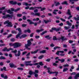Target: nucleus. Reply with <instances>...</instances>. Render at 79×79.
Here are the masks:
<instances>
[{
    "mask_svg": "<svg viewBox=\"0 0 79 79\" xmlns=\"http://www.w3.org/2000/svg\"><path fill=\"white\" fill-rule=\"evenodd\" d=\"M9 45L11 47L14 46L13 47L14 48H18L21 46V44L19 43H15L14 44L12 43H10L9 44Z\"/></svg>",
    "mask_w": 79,
    "mask_h": 79,
    "instance_id": "1",
    "label": "nucleus"
},
{
    "mask_svg": "<svg viewBox=\"0 0 79 79\" xmlns=\"http://www.w3.org/2000/svg\"><path fill=\"white\" fill-rule=\"evenodd\" d=\"M27 42V44H25V48L27 49H28V50H31V48H28V47L31 46V44H32V43H31V41L29 40H28Z\"/></svg>",
    "mask_w": 79,
    "mask_h": 79,
    "instance_id": "2",
    "label": "nucleus"
},
{
    "mask_svg": "<svg viewBox=\"0 0 79 79\" xmlns=\"http://www.w3.org/2000/svg\"><path fill=\"white\" fill-rule=\"evenodd\" d=\"M7 24V25H6V26L7 27H13L12 23L10 22L9 20H7L4 22V24Z\"/></svg>",
    "mask_w": 79,
    "mask_h": 79,
    "instance_id": "3",
    "label": "nucleus"
},
{
    "mask_svg": "<svg viewBox=\"0 0 79 79\" xmlns=\"http://www.w3.org/2000/svg\"><path fill=\"white\" fill-rule=\"evenodd\" d=\"M67 14L69 15H70L69 17L68 18V19H71V18H72V17H73L72 15H71V10H70L68 9Z\"/></svg>",
    "mask_w": 79,
    "mask_h": 79,
    "instance_id": "4",
    "label": "nucleus"
},
{
    "mask_svg": "<svg viewBox=\"0 0 79 79\" xmlns=\"http://www.w3.org/2000/svg\"><path fill=\"white\" fill-rule=\"evenodd\" d=\"M11 10H7L6 11L7 13H9V14H13V12L12 11H14L15 9L13 8H11Z\"/></svg>",
    "mask_w": 79,
    "mask_h": 79,
    "instance_id": "5",
    "label": "nucleus"
},
{
    "mask_svg": "<svg viewBox=\"0 0 79 79\" xmlns=\"http://www.w3.org/2000/svg\"><path fill=\"white\" fill-rule=\"evenodd\" d=\"M27 22H29L30 24H34V26H36L37 25V23H34V22H32V21L30 20V19H27Z\"/></svg>",
    "mask_w": 79,
    "mask_h": 79,
    "instance_id": "6",
    "label": "nucleus"
},
{
    "mask_svg": "<svg viewBox=\"0 0 79 79\" xmlns=\"http://www.w3.org/2000/svg\"><path fill=\"white\" fill-rule=\"evenodd\" d=\"M61 39L62 40V42L68 40L66 38H64V36H61V38L58 39L59 40H60Z\"/></svg>",
    "mask_w": 79,
    "mask_h": 79,
    "instance_id": "7",
    "label": "nucleus"
},
{
    "mask_svg": "<svg viewBox=\"0 0 79 79\" xmlns=\"http://www.w3.org/2000/svg\"><path fill=\"white\" fill-rule=\"evenodd\" d=\"M40 64V66H43L44 65V64L42 63V62H40L39 63H36L35 64H33V65H38V64Z\"/></svg>",
    "mask_w": 79,
    "mask_h": 79,
    "instance_id": "8",
    "label": "nucleus"
},
{
    "mask_svg": "<svg viewBox=\"0 0 79 79\" xmlns=\"http://www.w3.org/2000/svg\"><path fill=\"white\" fill-rule=\"evenodd\" d=\"M15 55V56H19L21 55V51L19 50L18 51V54H16Z\"/></svg>",
    "mask_w": 79,
    "mask_h": 79,
    "instance_id": "9",
    "label": "nucleus"
},
{
    "mask_svg": "<svg viewBox=\"0 0 79 79\" xmlns=\"http://www.w3.org/2000/svg\"><path fill=\"white\" fill-rule=\"evenodd\" d=\"M58 11V10L57 9H55L54 10V11L52 12V13L54 15H57V13L56 12H57Z\"/></svg>",
    "mask_w": 79,
    "mask_h": 79,
    "instance_id": "10",
    "label": "nucleus"
},
{
    "mask_svg": "<svg viewBox=\"0 0 79 79\" xmlns=\"http://www.w3.org/2000/svg\"><path fill=\"white\" fill-rule=\"evenodd\" d=\"M45 38H46V39H47L48 40H50V39H52V37L50 36L49 35H46Z\"/></svg>",
    "mask_w": 79,
    "mask_h": 79,
    "instance_id": "11",
    "label": "nucleus"
},
{
    "mask_svg": "<svg viewBox=\"0 0 79 79\" xmlns=\"http://www.w3.org/2000/svg\"><path fill=\"white\" fill-rule=\"evenodd\" d=\"M79 77V73H78L74 77V79H78Z\"/></svg>",
    "mask_w": 79,
    "mask_h": 79,
    "instance_id": "12",
    "label": "nucleus"
},
{
    "mask_svg": "<svg viewBox=\"0 0 79 79\" xmlns=\"http://www.w3.org/2000/svg\"><path fill=\"white\" fill-rule=\"evenodd\" d=\"M44 29H41L40 30L38 29L36 30V32L37 33H39L40 32H42V31H44Z\"/></svg>",
    "mask_w": 79,
    "mask_h": 79,
    "instance_id": "13",
    "label": "nucleus"
},
{
    "mask_svg": "<svg viewBox=\"0 0 79 79\" xmlns=\"http://www.w3.org/2000/svg\"><path fill=\"white\" fill-rule=\"evenodd\" d=\"M10 15L9 14H7L6 16H3L2 18L3 19H6V18H8V17H10Z\"/></svg>",
    "mask_w": 79,
    "mask_h": 79,
    "instance_id": "14",
    "label": "nucleus"
},
{
    "mask_svg": "<svg viewBox=\"0 0 79 79\" xmlns=\"http://www.w3.org/2000/svg\"><path fill=\"white\" fill-rule=\"evenodd\" d=\"M9 65L10 68H13V67H15V64H13V63H10L9 64Z\"/></svg>",
    "mask_w": 79,
    "mask_h": 79,
    "instance_id": "15",
    "label": "nucleus"
},
{
    "mask_svg": "<svg viewBox=\"0 0 79 79\" xmlns=\"http://www.w3.org/2000/svg\"><path fill=\"white\" fill-rule=\"evenodd\" d=\"M58 61H61V63H64V61H65V60L64 59H58Z\"/></svg>",
    "mask_w": 79,
    "mask_h": 79,
    "instance_id": "16",
    "label": "nucleus"
},
{
    "mask_svg": "<svg viewBox=\"0 0 79 79\" xmlns=\"http://www.w3.org/2000/svg\"><path fill=\"white\" fill-rule=\"evenodd\" d=\"M77 18L74 17V19L76 21H79V15H77Z\"/></svg>",
    "mask_w": 79,
    "mask_h": 79,
    "instance_id": "17",
    "label": "nucleus"
},
{
    "mask_svg": "<svg viewBox=\"0 0 79 79\" xmlns=\"http://www.w3.org/2000/svg\"><path fill=\"white\" fill-rule=\"evenodd\" d=\"M31 63V61H25V65L26 66H29V64L28 63Z\"/></svg>",
    "mask_w": 79,
    "mask_h": 79,
    "instance_id": "18",
    "label": "nucleus"
},
{
    "mask_svg": "<svg viewBox=\"0 0 79 79\" xmlns=\"http://www.w3.org/2000/svg\"><path fill=\"white\" fill-rule=\"evenodd\" d=\"M34 74V72L31 71V70H30L29 71V75H32V74Z\"/></svg>",
    "mask_w": 79,
    "mask_h": 79,
    "instance_id": "19",
    "label": "nucleus"
},
{
    "mask_svg": "<svg viewBox=\"0 0 79 79\" xmlns=\"http://www.w3.org/2000/svg\"><path fill=\"white\" fill-rule=\"evenodd\" d=\"M38 51H39V50H37L36 51H31V54H34L35 53H37Z\"/></svg>",
    "mask_w": 79,
    "mask_h": 79,
    "instance_id": "20",
    "label": "nucleus"
},
{
    "mask_svg": "<svg viewBox=\"0 0 79 79\" xmlns=\"http://www.w3.org/2000/svg\"><path fill=\"white\" fill-rule=\"evenodd\" d=\"M27 37V35L26 34H23L22 35L21 37H20V39H21V38H25V37Z\"/></svg>",
    "mask_w": 79,
    "mask_h": 79,
    "instance_id": "21",
    "label": "nucleus"
},
{
    "mask_svg": "<svg viewBox=\"0 0 79 79\" xmlns=\"http://www.w3.org/2000/svg\"><path fill=\"white\" fill-rule=\"evenodd\" d=\"M54 3H55V6H58L59 5H60V2H54Z\"/></svg>",
    "mask_w": 79,
    "mask_h": 79,
    "instance_id": "22",
    "label": "nucleus"
},
{
    "mask_svg": "<svg viewBox=\"0 0 79 79\" xmlns=\"http://www.w3.org/2000/svg\"><path fill=\"white\" fill-rule=\"evenodd\" d=\"M16 31L18 30V31L19 32V33H20V34H21V28H16Z\"/></svg>",
    "mask_w": 79,
    "mask_h": 79,
    "instance_id": "23",
    "label": "nucleus"
},
{
    "mask_svg": "<svg viewBox=\"0 0 79 79\" xmlns=\"http://www.w3.org/2000/svg\"><path fill=\"white\" fill-rule=\"evenodd\" d=\"M35 16H40V13L39 12H36L35 13Z\"/></svg>",
    "mask_w": 79,
    "mask_h": 79,
    "instance_id": "24",
    "label": "nucleus"
},
{
    "mask_svg": "<svg viewBox=\"0 0 79 79\" xmlns=\"http://www.w3.org/2000/svg\"><path fill=\"white\" fill-rule=\"evenodd\" d=\"M55 73H56V76H57V75H58V72H54L50 73V74H55Z\"/></svg>",
    "mask_w": 79,
    "mask_h": 79,
    "instance_id": "25",
    "label": "nucleus"
},
{
    "mask_svg": "<svg viewBox=\"0 0 79 79\" xmlns=\"http://www.w3.org/2000/svg\"><path fill=\"white\" fill-rule=\"evenodd\" d=\"M8 49H7V48L5 47L2 49V51H3V52H5L6 51V52H8Z\"/></svg>",
    "mask_w": 79,
    "mask_h": 79,
    "instance_id": "26",
    "label": "nucleus"
},
{
    "mask_svg": "<svg viewBox=\"0 0 79 79\" xmlns=\"http://www.w3.org/2000/svg\"><path fill=\"white\" fill-rule=\"evenodd\" d=\"M62 5H68V3L66 1H65L61 3Z\"/></svg>",
    "mask_w": 79,
    "mask_h": 79,
    "instance_id": "27",
    "label": "nucleus"
},
{
    "mask_svg": "<svg viewBox=\"0 0 79 79\" xmlns=\"http://www.w3.org/2000/svg\"><path fill=\"white\" fill-rule=\"evenodd\" d=\"M40 53H46V50H43L42 51H41L40 52Z\"/></svg>",
    "mask_w": 79,
    "mask_h": 79,
    "instance_id": "28",
    "label": "nucleus"
},
{
    "mask_svg": "<svg viewBox=\"0 0 79 79\" xmlns=\"http://www.w3.org/2000/svg\"><path fill=\"white\" fill-rule=\"evenodd\" d=\"M74 69V67L72 66L71 67V68L70 69V71L72 72L73 71V69Z\"/></svg>",
    "mask_w": 79,
    "mask_h": 79,
    "instance_id": "29",
    "label": "nucleus"
},
{
    "mask_svg": "<svg viewBox=\"0 0 79 79\" xmlns=\"http://www.w3.org/2000/svg\"><path fill=\"white\" fill-rule=\"evenodd\" d=\"M29 10H35V7H31L30 8H29Z\"/></svg>",
    "mask_w": 79,
    "mask_h": 79,
    "instance_id": "30",
    "label": "nucleus"
},
{
    "mask_svg": "<svg viewBox=\"0 0 79 79\" xmlns=\"http://www.w3.org/2000/svg\"><path fill=\"white\" fill-rule=\"evenodd\" d=\"M47 31H43L40 34L41 35H43L44 34H45V33H47Z\"/></svg>",
    "mask_w": 79,
    "mask_h": 79,
    "instance_id": "31",
    "label": "nucleus"
},
{
    "mask_svg": "<svg viewBox=\"0 0 79 79\" xmlns=\"http://www.w3.org/2000/svg\"><path fill=\"white\" fill-rule=\"evenodd\" d=\"M67 24H68V26H71L72 25V24L71 23H69V21H67L66 22Z\"/></svg>",
    "mask_w": 79,
    "mask_h": 79,
    "instance_id": "32",
    "label": "nucleus"
},
{
    "mask_svg": "<svg viewBox=\"0 0 79 79\" xmlns=\"http://www.w3.org/2000/svg\"><path fill=\"white\" fill-rule=\"evenodd\" d=\"M53 40H58V39L56 38V37L55 36H54L53 37Z\"/></svg>",
    "mask_w": 79,
    "mask_h": 79,
    "instance_id": "33",
    "label": "nucleus"
},
{
    "mask_svg": "<svg viewBox=\"0 0 79 79\" xmlns=\"http://www.w3.org/2000/svg\"><path fill=\"white\" fill-rule=\"evenodd\" d=\"M44 56L43 55L40 56H39V57H38V59H39V60H41L42 58H44Z\"/></svg>",
    "mask_w": 79,
    "mask_h": 79,
    "instance_id": "34",
    "label": "nucleus"
},
{
    "mask_svg": "<svg viewBox=\"0 0 79 79\" xmlns=\"http://www.w3.org/2000/svg\"><path fill=\"white\" fill-rule=\"evenodd\" d=\"M6 59V58L3 56H1L0 57V60H5Z\"/></svg>",
    "mask_w": 79,
    "mask_h": 79,
    "instance_id": "35",
    "label": "nucleus"
},
{
    "mask_svg": "<svg viewBox=\"0 0 79 79\" xmlns=\"http://www.w3.org/2000/svg\"><path fill=\"white\" fill-rule=\"evenodd\" d=\"M71 27H66V26H64V28L65 29V30H68V29H69V28H70Z\"/></svg>",
    "mask_w": 79,
    "mask_h": 79,
    "instance_id": "36",
    "label": "nucleus"
},
{
    "mask_svg": "<svg viewBox=\"0 0 79 79\" xmlns=\"http://www.w3.org/2000/svg\"><path fill=\"white\" fill-rule=\"evenodd\" d=\"M68 70V68H64L63 70V72H65L67 71Z\"/></svg>",
    "mask_w": 79,
    "mask_h": 79,
    "instance_id": "37",
    "label": "nucleus"
},
{
    "mask_svg": "<svg viewBox=\"0 0 79 79\" xmlns=\"http://www.w3.org/2000/svg\"><path fill=\"white\" fill-rule=\"evenodd\" d=\"M56 48H61V47L58 46H56L53 48L54 50H56Z\"/></svg>",
    "mask_w": 79,
    "mask_h": 79,
    "instance_id": "38",
    "label": "nucleus"
},
{
    "mask_svg": "<svg viewBox=\"0 0 79 79\" xmlns=\"http://www.w3.org/2000/svg\"><path fill=\"white\" fill-rule=\"evenodd\" d=\"M21 34V33H19V34L17 35H16V39H18V37H19V36Z\"/></svg>",
    "mask_w": 79,
    "mask_h": 79,
    "instance_id": "39",
    "label": "nucleus"
},
{
    "mask_svg": "<svg viewBox=\"0 0 79 79\" xmlns=\"http://www.w3.org/2000/svg\"><path fill=\"white\" fill-rule=\"evenodd\" d=\"M61 29V28L60 27H59V28L57 29L56 28V32H58V31H60Z\"/></svg>",
    "mask_w": 79,
    "mask_h": 79,
    "instance_id": "40",
    "label": "nucleus"
},
{
    "mask_svg": "<svg viewBox=\"0 0 79 79\" xmlns=\"http://www.w3.org/2000/svg\"><path fill=\"white\" fill-rule=\"evenodd\" d=\"M39 73V70H35V72H34V74H38Z\"/></svg>",
    "mask_w": 79,
    "mask_h": 79,
    "instance_id": "41",
    "label": "nucleus"
},
{
    "mask_svg": "<svg viewBox=\"0 0 79 79\" xmlns=\"http://www.w3.org/2000/svg\"><path fill=\"white\" fill-rule=\"evenodd\" d=\"M21 9L20 8H18L17 9L14 10L15 12H17V11H19Z\"/></svg>",
    "mask_w": 79,
    "mask_h": 79,
    "instance_id": "42",
    "label": "nucleus"
},
{
    "mask_svg": "<svg viewBox=\"0 0 79 79\" xmlns=\"http://www.w3.org/2000/svg\"><path fill=\"white\" fill-rule=\"evenodd\" d=\"M17 17H21L22 16V15L21 14H18L17 15Z\"/></svg>",
    "mask_w": 79,
    "mask_h": 79,
    "instance_id": "43",
    "label": "nucleus"
},
{
    "mask_svg": "<svg viewBox=\"0 0 79 79\" xmlns=\"http://www.w3.org/2000/svg\"><path fill=\"white\" fill-rule=\"evenodd\" d=\"M70 74L71 76H72L73 75H76V73H75V72H73V73H70Z\"/></svg>",
    "mask_w": 79,
    "mask_h": 79,
    "instance_id": "44",
    "label": "nucleus"
},
{
    "mask_svg": "<svg viewBox=\"0 0 79 79\" xmlns=\"http://www.w3.org/2000/svg\"><path fill=\"white\" fill-rule=\"evenodd\" d=\"M63 66L64 67V68H66V67H69V65H68V64H64V65Z\"/></svg>",
    "mask_w": 79,
    "mask_h": 79,
    "instance_id": "45",
    "label": "nucleus"
},
{
    "mask_svg": "<svg viewBox=\"0 0 79 79\" xmlns=\"http://www.w3.org/2000/svg\"><path fill=\"white\" fill-rule=\"evenodd\" d=\"M23 5H25V6H28L29 5V4L27 3V2H23Z\"/></svg>",
    "mask_w": 79,
    "mask_h": 79,
    "instance_id": "46",
    "label": "nucleus"
},
{
    "mask_svg": "<svg viewBox=\"0 0 79 79\" xmlns=\"http://www.w3.org/2000/svg\"><path fill=\"white\" fill-rule=\"evenodd\" d=\"M27 19V18H26V17L25 16H23V20H26Z\"/></svg>",
    "mask_w": 79,
    "mask_h": 79,
    "instance_id": "47",
    "label": "nucleus"
},
{
    "mask_svg": "<svg viewBox=\"0 0 79 79\" xmlns=\"http://www.w3.org/2000/svg\"><path fill=\"white\" fill-rule=\"evenodd\" d=\"M50 60H51L50 59L48 58L46 60V61H47V62H50Z\"/></svg>",
    "mask_w": 79,
    "mask_h": 79,
    "instance_id": "48",
    "label": "nucleus"
},
{
    "mask_svg": "<svg viewBox=\"0 0 79 79\" xmlns=\"http://www.w3.org/2000/svg\"><path fill=\"white\" fill-rule=\"evenodd\" d=\"M12 52L14 53H17V50H15V51H12Z\"/></svg>",
    "mask_w": 79,
    "mask_h": 79,
    "instance_id": "49",
    "label": "nucleus"
},
{
    "mask_svg": "<svg viewBox=\"0 0 79 79\" xmlns=\"http://www.w3.org/2000/svg\"><path fill=\"white\" fill-rule=\"evenodd\" d=\"M12 34H16L17 32L16 31H11Z\"/></svg>",
    "mask_w": 79,
    "mask_h": 79,
    "instance_id": "50",
    "label": "nucleus"
},
{
    "mask_svg": "<svg viewBox=\"0 0 79 79\" xmlns=\"http://www.w3.org/2000/svg\"><path fill=\"white\" fill-rule=\"evenodd\" d=\"M44 22L46 24H47V23H48L49 22V20H44Z\"/></svg>",
    "mask_w": 79,
    "mask_h": 79,
    "instance_id": "51",
    "label": "nucleus"
},
{
    "mask_svg": "<svg viewBox=\"0 0 79 79\" xmlns=\"http://www.w3.org/2000/svg\"><path fill=\"white\" fill-rule=\"evenodd\" d=\"M9 17H8V19H10V18L11 19H13V18L11 16V15H10L9 14Z\"/></svg>",
    "mask_w": 79,
    "mask_h": 79,
    "instance_id": "52",
    "label": "nucleus"
},
{
    "mask_svg": "<svg viewBox=\"0 0 79 79\" xmlns=\"http://www.w3.org/2000/svg\"><path fill=\"white\" fill-rule=\"evenodd\" d=\"M17 69L19 70H22V71H23V68H17Z\"/></svg>",
    "mask_w": 79,
    "mask_h": 79,
    "instance_id": "53",
    "label": "nucleus"
},
{
    "mask_svg": "<svg viewBox=\"0 0 79 79\" xmlns=\"http://www.w3.org/2000/svg\"><path fill=\"white\" fill-rule=\"evenodd\" d=\"M34 74H35V77H37L38 76H39V75L37 73H35Z\"/></svg>",
    "mask_w": 79,
    "mask_h": 79,
    "instance_id": "54",
    "label": "nucleus"
},
{
    "mask_svg": "<svg viewBox=\"0 0 79 79\" xmlns=\"http://www.w3.org/2000/svg\"><path fill=\"white\" fill-rule=\"evenodd\" d=\"M26 26H27V25L26 24H23L22 25V27H26Z\"/></svg>",
    "mask_w": 79,
    "mask_h": 79,
    "instance_id": "55",
    "label": "nucleus"
},
{
    "mask_svg": "<svg viewBox=\"0 0 79 79\" xmlns=\"http://www.w3.org/2000/svg\"><path fill=\"white\" fill-rule=\"evenodd\" d=\"M74 61L75 62H78L79 61V59H75L74 60Z\"/></svg>",
    "mask_w": 79,
    "mask_h": 79,
    "instance_id": "56",
    "label": "nucleus"
},
{
    "mask_svg": "<svg viewBox=\"0 0 79 79\" xmlns=\"http://www.w3.org/2000/svg\"><path fill=\"white\" fill-rule=\"evenodd\" d=\"M3 70H4V71H6V68L5 67H3Z\"/></svg>",
    "mask_w": 79,
    "mask_h": 79,
    "instance_id": "57",
    "label": "nucleus"
},
{
    "mask_svg": "<svg viewBox=\"0 0 79 79\" xmlns=\"http://www.w3.org/2000/svg\"><path fill=\"white\" fill-rule=\"evenodd\" d=\"M60 20H61V21H63L64 22H65V21H66V20L64 19L63 18H60Z\"/></svg>",
    "mask_w": 79,
    "mask_h": 79,
    "instance_id": "58",
    "label": "nucleus"
},
{
    "mask_svg": "<svg viewBox=\"0 0 79 79\" xmlns=\"http://www.w3.org/2000/svg\"><path fill=\"white\" fill-rule=\"evenodd\" d=\"M34 13H37V12H38V9H35L34 10Z\"/></svg>",
    "mask_w": 79,
    "mask_h": 79,
    "instance_id": "59",
    "label": "nucleus"
},
{
    "mask_svg": "<svg viewBox=\"0 0 79 79\" xmlns=\"http://www.w3.org/2000/svg\"><path fill=\"white\" fill-rule=\"evenodd\" d=\"M10 40L11 41V42H14L15 41V39L14 38H12Z\"/></svg>",
    "mask_w": 79,
    "mask_h": 79,
    "instance_id": "60",
    "label": "nucleus"
},
{
    "mask_svg": "<svg viewBox=\"0 0 79 79\" xmlns=\"http://www.w3.org/2000/svg\"><path fill=\"white\" fill-rule=\"evenodd\" d=\"M60 55V56H64V55H65V54H63V53H61Z\"/></svg>",
    "mask_w": 79,
    "mask_h": 79,
    "instance_id": "61",
    "label": "nucleus"
},
{
    "mask_svg": "<svg viewBox=\"0 0 79 79\" xmlns=\"http://www.w3.org/2000/svg\"><path fill=\"white\" fill-rule=\"evenodd\" d=\"M69 44H72L73 42V41L71 40H69Z\"/></svg>",
    "mask_w": 79,
    "mask_h": 79,
    "instance_id": "62",
    "label": "nucleus"
},
{
    "mask_svg": "<svg viewBox=\"0 0 79 79\" xmlns=\"http://www.w3.org/2000/svg\"><path fill=\"white\" fill-rule=\"evenodd\" d=\"M46 8L45 7H44L43 8H41V11H44V10H45Z\"/></svg>",
    "mask_w": 79,
    "mask_h": 79,
    "instance_id": "63",
    "label": "nucleus"
},
{
    "mask_svg": "<svg viewBox=\"0 0 79 79\" xmlns=\"http://www.w3.org/2000/svg\"><path fill=\"white\" fill-rule=\"evenodd\" d=\"M59 26H63V23H61L59 24Z\"/></svg>",
    "mask_w": 79,
    "mask_h": 79,
    "instance_id": "64",
    "label": "nucleus"
}]
</instances>
